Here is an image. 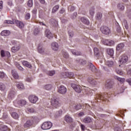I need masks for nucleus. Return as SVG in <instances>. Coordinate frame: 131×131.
<instances>
[{
    "label": "nucleus",
    "mask_w": 131,
    "mask_h": 131,
    "mask_svg": "<svg viewBox=\"0 0 131 131\" xmlns=\"http://www.w3.org/2000/svg\"><path fill=\"white\" fill-rule=\"evenodd\" d=\"M52 126H53V123L50 121H47L42 124L41 128L44 130H47L51 128Z\"/></svg>",
    "instance_id": "nucleus-1"
},
{
    "label": "nucleus",
    "mask_w": 131,
    "mask_h": 131,
    "mask_svg": "<svg viewBox=\"0 0 131 131\" xmlns=\"http://www.w3.org/2000/svg\"><path fill=\"white\" fill-rule=\"evenodd\" d=\"M128 61V57H127V55H122L119 57V62L120 63V64H125L126 62Z\"/></svg>",
    "instance_id": "nucleus-2"
},
{
    "label": "nucleus",
    "mask_w": 131,
    "mask_h": 131,
    "mask_svg": "<svg viewBox=\"0 0 131 131\" xmlns=\"http://www.w3.org/2000/svg\"><path fill=\"white\" fill-rule=\"evenodd\" d=\"M100 31L103 34H105L106 35L110 34V29L107 26H103L101 27Z\"/></svg>",
    "instance_id": "nucleus-3"
},
{
    "label": "nucleus",
    "mask_w": 131,
    "mask_h": 131,
    "mask_svg": "<svg viewBox=\"0 0 131 131\" xmlns=\"http://www.w3.org/2000/svg\"><path fill=\"white\" fill-rule=\"evenodd\" d=\"M29 100L31 103H32L33 104H35L38 101V97L35 95H30L29 96Z\"/></svg>",
    "instance_id": "nucleus-4"
},
{
    "label": "nucleus",
    "mask_w": 131,
    "mask_h": 131,
    "mask_svg": "<svg viewBox=\"0 0 131 131\" xmlns=\"http://www.w3.org/2000/svg\"><path fill=\"white\" fill-rule=\"evenodd\" d=\"M61 75L63 78H67V77H69V78H73V77L74 76V74L70 72L62 73Z\"/></svg>",
    "instance_id": "nucleus-5"
},
{
    "label": "nucleus",
    "mask_w": 131,
    "mask_h": 131,
    "mask_svg": "<svg viewBox=\"0 0 131 131\" xmlns=\"http://www.w3.org/2000/svg\"><path fill=\"white\" fill-rule=\"evenodd\" d=\"M71 87L75 91V92H76V93L81 92V86L80 85L76 84H72Z\"/></svg>",
    "instance_id": "nucleus-6"
},
{
    "label": "nucleus",
    "mask_w": 131,
    "mask_h": 131,
    "mask_svg": "<svg viewBox=\"0 0 131 131\" xmlns=\"http://www.w3.org/2000/svg\"><path fill=\"white\" fill-rule=\"evenodd\" d=\"M87 81H88L92 85H98V81L96 79H94L93 78H88Z\"/></svg>",
    "instance_id": "nucleus-7"
},
{
    "label": "nucleus",
    "mask_w": 131,
    "mask_h": 131,
    "mask_svg": "<svg viewBox=\"0 0 131 131\" xmlns=\"http://www.w3.org/2000/svg\"><path fill=\"white\" fill-rule=\"evenodd\" d=\"M102 42L105 46H109L110 47H112V46H114V41L108 39H104L102 40Z\"/></svg>",
    "instance_id": "nucleus-8"
},
{
    "label": "nucleus",
    "mask_w": 131,
    "mask_h": 131,
    "mask_svg": "<svg viewBox=\"0 0 131 131\" xmlns=\"http://www.w3.org/2000/svg\"><path fill=\"white\" fill-rule=\"evenodd\" d=\"M51 104L55 108H57L60 106V102H59V99H53L51 100Z\"/></svg>",
    "instance_id": "nucleus-9"
},
{
    "label": "nucleus",
    "mask_w": 131,
    "mask_h": 131,
    "mask_svg": "<svg viewBox=\"0 0 131 131\" xmlns=\"http://www.w3.org/2000/svg\"><path fill=\"white\" fill-rule=\"evenodd\" d=\"M58 93L61 95H65L67 93V89L63 85H60L58 89Z\"/></svg>",
    "instance_id": "nucleus-10"
},
{
    "label": "nucleus",
    "mask_w": 131,
    "mask_h": 131,
    "mask_svg": "<svg viewBox=\"0 0 131 131\" xmlns=\"http://www.w3.org/2000/svg\"><path fill=\"white\" fill-rule=\"evenodd\" d=\"M97 98L100 99V100H105L107 98H110V95L107 93H104L102 94H99L97 95Z\"/></svg>",
    "instance_id": "nucleus-11"
},
{
    "label": "nucleus",
    "mask_w": 131,
    "mask_h": 131,
    "mask_svg": "<svg viewBox=\"0 0 131 131\" xmlns=\"http://www.w3.org/2000/svg\"><path fill=\"white\" fill-rule=\"evenodd\" d=\"M33 124V121L32 120H29L26 121V122L24 124V127L25 128H28L30 127L31 125Z\"/></svg>",
    "instance_id": "nucleus-12"
},
{
    "label": "nucleus",
    "mask_w": 131,
    "mask_h": 131,
    "mask_svg": "<svg viewBox=\"0 0 131 131\" xmlns=\"http://www.w3.org/2000/svg\"><path fill=\"white\" fill-rule=\"evenodd\" d=\"M113 84H114V82L112 81H107L105 86L106 89H112L113 88Z\"/></svg>",
    "instance_id": "nucleus-13"
},
{
    "label": "nucleus",
    "mask_w": 131,
    "mask_h": 131,
    "mask_svg": "<svg viewBox=\"0 0 131 131\" xmlns=\"http://www.w3.org/2000/svg\"><path fill=\"white\" fill-rule=\"evenodd\" d=\"M15 95H16V92L15 90L12 89L10 91L8 94V98H9V99H13V98L15 97Z\"/></svg>",
    "instance_id": "nucleus-14"
},
{
    "label": "nucleus",
    "mask_w": 131,
    "mask_h": 131,
    "mask_svg": "<svg viewBox=\"0 0 131 131\" xmlns=\"http://www.w3.org/2000/svg\"><path fill=\"white\" fill-rule=\"evenodd\" d=\"M117 8L120 12L124 11V4L123 3H119L117 6Z\"/></svg>",
    "instance_id": "nucleus-15"
},
{
    "label": "nucleus",
    "mask_w": 131,
    "mask_h": 131,
    "mask_svg": "<svg viewBox=\"0 0 131 131\" xmlns=\"http://www.w3.org/2000/svg\"><path fill=\"white\" fill-rule=\"evenodd\" d=\"M51 47L53 51H58L59 50V45L56 42H54L52 43Z\"/></svg>",
    "instance_id": "nucleus-16"
},
{
    "label": "nucleus",
    "mask_w": 131,
    "mask_h": 131,
    "mask_svg": "<svg viewBox=\"0 0 131 131\" xmlns=\"http://www.w3.org/2000/svg\"><path fill=\"white\" fill-rule=\"evenodd\" d=\"M17 104L18 106H25L27 104V102L25 100L20 99L17 102Z\"/></svg>",
    "instance_id": "nucleus-17"
},
{
    "label": "nucleus",
    "mask_w": 131,
    "mask_h": 131,
    "mask_svg": "<svg viewBox=\"0 0 131 131\" xmlns=\"http://www.w3.org/2000/svg\"><path fill=\"white\" fill-rule=\"evenodd\" d=\"M45 34L49 39L53 38V34L50 31V30H46Z\"/></svg>",
    "instance_id": "nucleus-18"
},
{
    "label": "nucleus",
    "mask_w": 131,
    "mask_h": 131,
    "mask_svg": "<svg viewBox=\"0 0 131 131\" xmlns=\"http://www.w3.org/2000/svg\"><path fill=\"white\" fill-rule=\"evenodd\" d=\"M64 120L68 123H71L73 122V119H72V118H71V117H70V116H68V115H66L65 116Z\"/></svg>",
    "instance_id": "nucleus-19"
},
{
    "label": "nucleus",
    "mask_w": 131,
    "mask_h": 131,
    "mask_svg": "<svg viewBox=\"0 0 131 131\" xmlns=\"http://www.w3.org/2000/svg\"><path fill=\"white\" fill-rule=\"evenodd\" d=\"M16 87L18 89V90H20L21 91V90H25V87L24 86V84L23 83L19 82V83H16Z\"/></svg>",
    "instance_id": "nucleus-20"
},
{
    "label": "nucleus",
    "mask_w": 131,
    "mask_h": 131,
    "mask_svg": "<svg viewBox=\"0 0 131 131\" xmlns=\"http://www.w3.org/2000/svg\"><path fill=\"white\" fill-rule=\"evenodd\" d=\"M15 24H16L17 26L19 27V28H23L24 27V24L23 23L19 21V20H15Z\"/></svg>",
    "instance_id": "nucleus-21"
},
{
    "label": "nucleus",
    "mask_w": 131,
    "mask_h": 131,
    "mask_svg": "<svg viewBox=\"0 0 131 131\" xmlns=\"http://www.w3.org/2000/svg\"><path fill=\"white\" fill-rule=\"evenodd\" d=\"M1 34L2 36H8L11 34V32L9 30H4L1 32Z\"/></svg>",
    "instance_id": "nucleus-22"
},
{
    "label": "nucleus",
    "mask_w": 131,
    "mask_h": 131,
    "mask_svg": "<svg viewBox=\"0 0 131 131\" xmlns=\"http://www.w3.org/2000/svg\"><path fill=\"white\" fill-rule=\"evenodd\" d=\"M123 48H124V43H120L117 46L116 50L121 51L123 49Z\"/></svg>",
    "instance_id": "nucleus-23"
},
{
    "label": "nucleus",
    "mask_w": 131,
    "mask_h": 131,
    "mask_svg": "<svg viewBox=\"0 0 131 131\" xmlns=\"http://www.w3.org/2000/svg\"><path fill=\"white\" fill-rule=\"evenodd\" d=\"M22 64L24 66H26V67H28V68H32V66L30 63L28 62L27 61L24 60L22 61Z\"/></svg>",
    "instance_id": "nucleus-24"
},
{
    "label": "nucleus",
    "mask_w": 131,
    "mask_h": 131,
    "mask_svg": "<svg viewBox=\"0 0 131 131\" xmlns=\"http://www.w3.org/2000/svg\"><path fill=\"white\" fill-rule=\"evenodd\" d=\"M81 21L85 25H89L90 24V21L84 17L81 18Z\"/></svg>",
    "instance_id": "nucleus-25"
},
{
    "label": "nucleus",
    "mask_w": 131,
    "mask_h": 131,
    "mask_svg": "<svg viewBox=\"0 0 131 131\" xmlns=\"http://www.w3.org/2000/svg\"><path fill=\"white\" fill-rule=\"evenodd\" d=\"M92 121V118L90 117H87L83 120V122H84V123H91Z\"/></svg>",
    "instance_id": "nucleus-26"
},
{
    "label": "nucleus",
    "mask_w": 131,
    "mask_h": 131,
    "mask_svg": "<svg viewBox=\"0 0 131 131\" xmlns=\"http://www.w3.org/2000/svg\"><path fill=\"white\" fill-rule=\"evenodd\" d=\"M53 86L51 84H47L43 86V89L46 90V91H51Z\"/></svg>",
    "instance_id": "nucleus-27"
},
{
    "label": "nucleus",
    "mask_w": 131,
    "mask_h": 131,
    "mask_svg": "<svg viewBox=\"0 0 131 131\" xmlns=\"http://www.w3.org/2000/svg\"><path fill=\"white\" fill-rule=\"evenodd\" d=\"M12 76H13L14 78H15V79H18L19 78V75H18V73H17V72L16 71L12 70Z\"/></svg>",
    "instance_id": "nucleus-28"
},
{
    "label": "nucleus",
    "mask_w": 131,
    "mask_h": 131,
    "mask_svg": "<svg viewBox=\"0 0 131 131\" xmlns=\"http://www.w3.org/2000/svg\"><path fill=\"white\" fill-rule=\"evenodd\" d=\"M19 50H20V46H14L11 49L12 53H16Z\"/></svg>",
    "instance_id": "nucleus-29"
},
{
    "label": "nucleus",
    "mask_w": 131,
    "mask_h": 131,
    "mask_svg": "<svg viewBox=\"0 0 131 131\" xmlns=\"http://www.w3.org/2000/svg\"><path fill=\"white\" fill-rule=\"evenodd\" d=\"M90 69L91 70L92 72H96L97 71V68L93 63H90Z\"/></svg>",
    "instance_id": "nucleus-30"
},
{
    "label": "nucleus",
    "mask_w": 131,
    "mask_h": 131,
    "mask_svg": "<svg viewBox=\"0 0 131 131\" xmlns=\"http://www.w3.org/2000/svg\"><path fill=\"white\" fill-rule=\"evenodd\" d=\"M114 62L111 60H107L105 62V65H107L108 67H112L114 65Z\"/></svg>",
    "instance_id": "nucleus-31"
},
{
    "label": "nucleus",
    "mask_w": 131,
    "mask_h": 131,
    "mask_svg": "<svg viewBox=\"0 0 131 131\" xmlns=\"http://www.w3.org/2000/svg\"><path fill=\"white\" fill-rule=\"evenodd\" d=\"M11 116L12 118H14V119H18V118H19V115H18L16 112L12 113Z\"/></svg>",
    "instance_id": "nucleus-32"
},
{
    "label": "nucleus",
    "mask_w": 131,
    "mask_h": 131,
    "mask_svg": "<svg viewBox=\"0 0 131 131\" xmlns=\"http://www.w3.org/2000/svg\"><path fill=\"white\" fill-rule=\"evenodd\" d=\"M115 78V79H117V80H118L119 81V82H122V83H123V82H124V81H125V79L124 78H121V77L117 76Z\"/></svg>",
    "instance_id": "nucleus-33"
},
{
    "label": "nucleus",
    "mask_w": 131,
    "mask_h": 131,
    "mask_svg": "<svg viewBox=\"0 0 131 131\" xmlns=\"http://www.w3.org/2000/svg\"><path fill=\"white\" fill-rule=\"evenodd\" d=\"M107 53L108 55H110V56H113V54H114V50H113V49H107Z\"/></svg>",
    "instance_id": "nucleus-34"
},
{
    "label": "nucleus",
    "mask_w": 131,
    "mask_h": 131,
    "mask_svg": "<svg viewBox=\"0 0 131 131\" xmlns=\"http://www.w3.org/2000/svg\"><path fill=\"white\" fill-rule=\"evenodd\" d=\"M72 53L73 55H75V56H80L81 55V52L75 50H72Z\"/></svg>",
    "instance_id": "nucleus-35"
},
{
    "label": "nucleus",
    "mask_w": 131,
    "mask_h": 131,
    "mask_svg": "<svg viewBox=\"0 0 131 131\" xmlns=\"http://www.w3.org/2000/svg\"><path fill=\"white\" fill-rule=\"evenodd\" d=\"M6 89V85H5V84L2 82H0V91H5Z\"/></svg>",
    "instance_id": "nucleus-36"
},
{
    "label": "nucleus",
    "mask_w": 131,
    "mask_h": 131,
    "mask_svg": "<svg viewBox=\"0 0 131 131\" xmlns=\"http://www.w3.org/2000/svg\"><path fill=\"white\" fill-rule=\"evenodd\" d=\"M15 66L18 68V70H20V71H24V69L20 66V64L18 63H15Z\"/></svg>",
    "instance_id": "nucleus-37"
},
{
    "label": "nucleus",
    "mask_w": 131,
    "mask_h": 131,
    "mask_svg": "<svg viewBox=\"0 0 131 131\" xmlns=\"http://www.w3.org/2000/svg\"><path fill=\"white\" fill-rule=\"evenodd\" d=\"M38 51L40 54H43V53H45V49L42 48V47L40 46L38 47Z\"/></svg>",
    "instance_id": "nucleus-38"
},
{
    "label": "nucleus",
    "mask_w": 131,
    "mask_h": 131,
    "mask_svg": "<svg viewBox=\"0 0 131 131\" xmlns=\"http://www.w3.org/2000/svg\"><path fill=\"white\" fill-rule=\"evenodd\" d=\"M27 112L28 113H34V109L32 107H28L27 108Z\"/></svg>",
    "instance_id": "nucleus-39"
},
{
    "label": "nucleus",
    "mask_w": 131,
    "mask_h": 131,
    "mask_svg": "<svg viewBox=\"0 0 131 131\" xmlns=\"http://www.w3.org/2000/svg\"><path fill=\"white\" fill-rule=\"evenodd\" d=\"M58 10H59V6L56 5L53 7L52 12V13H56V12H57V11H58Z\"/></svg>",
    "instance_id": "nucleus-40"
},
{
    "label": "nucleus",
    "mask_w": 131,
    "mask_h": 131,
    "mask_svg": "<svg viewBox=\"0 0 131 131\" xmlns=\"http://www.w3.org/2000/svg\"><path fill=\"white\" fill-rule=\"evenodd\" d=\"M51 25H53V26H56V25H58V23H57V21H56L54 19H51Z\"/></svg>",
    "instance_id": "nucleus-41"
},
{
    "label": "nucleus",
    "mask_w": 131,
    "mask_h": 131,
    "mask_svg": "<svg viewBox=\"0 0 131 131\" xmlns=\"http://www.w3.org/2000/svg\"><path fill=\"white\" fill-rule=\"evenodd\" d=\"M90 14L91 16H92V17H93V16H94V15H95V9H94V8H92L90 9Z\"/></svg>",
    "instance_id": "nucleus-42"
},
{
    "label": "nucleus",
    "mask_w": 131,
    "mask_h": 131,
    "mask_svg": "<svg viewBox=\"0 0 131 131\" xmlns=\"http://www.w3.org/2000/svg\"><path fill=\"white\" fill-rule=\"evenodd\" d=\"M75 10V7L72 6H69L68 7V11H70V12H73Z\"/></svg>",
    "instance_id": "nucleus-43"
},
{
    "label": "nucleus",
    "mask_w": 131,
    "mask_h": 131,
    "mask_svg": "<svg viewBox=\"0 0 131 131\" xmlns=\"http://www.w3.org/2000/svg\"><path fill=\"white\" fill-rule=\"evenodd\" d=\"M125 14L129 19H131V10H127Z\"/></svg>",
    "instance_id": "nucleus-44"
},
{
    "label": "nucleus",
    "mask_w": 131,
    "mask_h": 131,
    "mask_svg": "<svg viewBox=\"0 0 131 131\" xmlns=\"http://www.w3.org/2000/svg\"><path fill=\"white\" fill-rule=\"evenodd\" d=\"M55 73V71H49L48 72L47 74L50 76H53Z\"/></svg>",
    "instance_id": "nucleus-45"
},
{
    "label": "nucleus",
    "mask_w": 131,
    "mask_h": 131,
    "mask_svg": "<svg viewBox=\"0 0 131 131\" xmlns=\"http://www.w3.org/2000/svg\"><path fill=\"white\" fill-rule=\"evenodd\" d=\"M33 5V1L32 0H29L28 2V6L31 8Z\"/></svg>",
    "instance_id": "nucleus-46"
},
{
    "label": "nucleus",
    "mask_w": 131,
    "mask_h": 131,
    "mask_svg": "<svg viewBox=\"0 0 131 131\" xmlns=\"http://www.w3.org/2000/svg\"><path fill=\"white\" fill-rule=\"evenodd\" d=\"M94 55L98 56V55H99V49H98V48H95L94 49Z\"/></svg>",
    "instance_id": "nucleus-47"
},
{
    "label": "nucleus",
    "mask_w": 131,
    "mask_h": 131,
    "mask_svg": "<svg viewBox=\"0 0 131 131\" xmlns=\"http://www.w3.org/2000/svg\"><path fill=\"white\" fill-rule=\"evenodd\" d=\"M5 23L7 24H14L15 23H14V21L10 20H5Z\"/></svg>",
    "instance_id": "nucleus-48"
},
{
    "label": "nucleus",
    "mask_w": 131,
    "mask_h": 131,
    "mask_svg": "<svg viewBox=\"0 0 131 131\" xmlns=\"http://www.w3.org/2000/svg\"><path fill=\"white\" fill-rule=\"evenodd\" d=\"M1 55L2 58H4V57H6V52H5L4 50H1Z\"/></svg>",
    "instance_id": "nucleus-49"
},
{
    "label": "nucleus",
    "mask_w": 131,
    "mask_h": 131,
    "mask_svg": "<svg viewBox=\"0 0 131 131\" xmlns=\"http://www.w3.org/2000/svg\"><path fill=\"white\" fill-rule=\"evenodd\" d=\"M62 55H63V56L64 57V58H67L69 57V55L66 52H63L62 53Z\"/></svg>",
    "instance_id": "nucleus-50"
},
{
    "label": "nucleus",
    "mask_w": 131,
    "mask_h": 131,
    "mask_svg": "<svg viewBox=\"0 0 131 131\" xmlns=\"http://www.w3.org/2000/svg\"><path fill=\"white\" fill-rule=\"evenodd\" d=\"M102 17V13H99L97 14V19H98V20L101 19Z\"/></svg>",
    "instance_id": "nucleus-51"
},
{
    "label": "nucleus",
    "mask_w": 131,
    "mask_h": 131,
    "mask_svg": "<svg viewBox=\"0 0 131 131\" xmlns=\"http://www.w3.org/2000/svg\"><path fill=\"white\" fill-rule=\"evenodd\" d=\"M68 33L70 37H73V35H74L73 31L70 30L69 31Z\"/></svg>",
    "instance_id": "nucleus-52"
},
{
    "label": "nucleus",
    "mask_w": 131,
    "mask_h": 131,
    "mask_svg": "<svg viewBox=\"0 0 131 131\" xmlns=\"http://www.w3.org/2000/svg\"><path fill=\"white\" fill-rule=\"evenodd\" d=\"M81 105L80 104H77L75 106V108L76 110H79V109H81Z\"/></svg>",
    "instance_id": "nucleus-53"
},
{
    "label": "nucleus",
    "mask_w": 131,
    "mask_h": 131,
    "mask_svg": "<svg viewBox=\"0 0 131 131\" xmlns=\"http://www.w3.org/2000/svg\"><path fill=\"white\" fill-rule=\"evenodd\" d=\"M32 13L34 15L36 14L37 13V9L36 8H34L32 11Z\"/></svg>",
    "instance_id": "nucleus-54"
},
{
    "label": "nucleus",
    "mask_w": 131,
    "mask_h": 131,
    "mask_svg": "<svg viewBox=\"0 0 131 131\" xmlns=\"http://www.w3.org/2000/svg\"><path fill=\"white\" fill-rule=\"evenodd\" d=\"M5 57H7V58H10L11 57V54L8 51H6L5 53Z\"/></svg>",
    "instance_id": "nucleus-55"
},
{
    "label": "nucleus",
    "mask_w": 131,
    "mask_h": 131,
    "mask_svg": "<svg viewBox=\"0 0 131 131\" xmlns=\"http://www.w3.org/2000/svg\"><path fill=\"white\" fill-rule=\"evenodd\" d=\"M5 77V73L0 72V78H4Z\"/></svg>",
    "instance_id": "nucleus-56"
},
{
    "label": "nucleus",
    "mask_w": 131,
    "mask_h": 131,
    "mask_svg": "<svg viewBox=\"0 0 131 131\" xmlns=\"http://www.w3.org/2000/svg\"><path fill=\"white\" fill-rule=\"evenodd\" d=\"M77 16V13L74 12L73 14V16H72V19H75Z\"/></svg>",
    "instance_id": "nucleus-57"
},
{
    "label": "nucleus",
    "mask_w": 131,
    "mask_h": 131,
    "mask_svg": "<svg viewBox=\"0 0 131 131\" xmlns=\"http://www.w3.org/2000/svg\"><path fill=\"white\" fill-rule=\"evenodd\" d=\"M25 18L27 20H28V19H30V13H27Z\"/></svg>",
    "instance_id": "nucleus-58"
},
{
    "label": "nucleus",
    "mask_w": 131,
    "mask_h": 131,
    "mask_svg": "<svg viewBox=\"0 0 131 131\" xmlns=\"http://www.w3.org/2000/svg\"><path fill=\"white\" fill-rule=\"evenodd\" d=\"M3 118H4V119H7V118H8V114L4 113L3 116Z\"/></svg>",
    "instance_id": "nucleus-59"
},
{
    "label": "nucleus",
    "mask_w": 131,
    "mask_h": 131,
    "mask_svg": "<svg viewBox=\"0 0 131 131\" xmlns=\"http://www.w3.org/2000/svg\"><path fill=\"white\" fill-rule=\"evenodd\" d=\"M80 127H81V129H82V130L83 131H84V130L85 129V126H84V125L83 124H81Z\"/></svg>",
    "instance_id": "nucleus-60"
},
{
    "label": "nucleus",
    "mask_w": 131,
    "mask_h": 131,
    "mask_svg": "<svg viewBox=\"0 0 131 131\" xmlns=\"http://www.w3.org/2000/svg\"><path fill=\"white\" fill-rule=\"evenodd\" d=\"M117 73L119 75H122V74H123V73H122V71H121V70H117Z\"/></svg>",
    "instance_id": "nucleus-61"
},
{
    "label": "nucleus",
    "mask_w": 131,
    "mask_h": 131,
    "mask_svg": "<svg viewBox=\"0 0 131 131\" xmlns=\"http://www.w3.org/2000/svg\"><path fill=\"white\" fill-rule=\"evenodd\" d=\"M59 13L60 14H64V13H65V9L64 8H62L59 11Z\"/></svg>",
    "instance_id": "nucleus-62"
},
{
    "label": "nucleus",
    "mask_w": 131,
    "mask_h": 131,
    "mask_svg": "<svg viewBox=\"0 0 131 131\" xmlns=\"http://www.w3.org/2000/svg\"><path fill=\"white\" fill-rule=\"evenodd\" d=\"M126 81L129 83L130 85H131V78L127 79L126 80Z\"/></svg>",
    "instance_id": "nucleus-63"
},
{
    "label": "nucleus",
    "mask_w": 131,
    "mask_h": 131,
    "mask_svg": "<svg viewBox=\"0 0 131 131\" xmlns=\"http://www.w3.org/2000/svg\"><path fill=\"white\" fill-rule=\"evenodd\" d=\"M127 74H128V75H131V69L130 68H129L127 70Z\"/></svg>",
    "instance_id": "nucleus-64"
}]
</instances>
